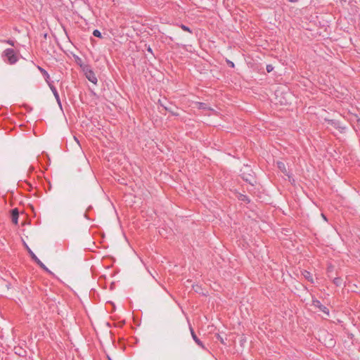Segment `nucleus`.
I'll use <instances>...</instances> for the list:
<instances>
[{"label":"nucleus","mask_w":360,"mask_h":360,"mask_svg":"<svg viewBox=\"0 0 360 360\" xmlns=\"http://www.w3.org/2000/svg\"><path fill=\"white\" fill-rule=\"evenodd\" d=\"M241 174L240 176L242 179L248 182L250 184L253 185L255 182V177L254 175V172L250 167L248 165H245L240 170Z\"/></svg>","instance_id":"f257e3e1"},{"label":"nucleus","mask_w":360,"mask_h":360,"mask_svg":"<svg viewBox=\"0 0 360 360\" xmlns=\"http://www.w3.org/2000/svg\"><path fill=\"white\" fill-rule=\"evenodd\" d=\"M79 65L89 81L96 84L98 82L97 77L89 65L81 64Z\"/></svg>","instance_id":"f03ea898"},{"label":"nucleus","mask_w":360,"mask_h":360,"mask_svg":"<svg viewBox=\"0 0 360 360\" xmlns=\"http://www.w3.org/2000/svg\"><path fill=\"white\" fill-rule=\"evenodd\" d=\"M4 60H6L10 64H14L18 60L15 51L13 49H6L3 53Z\"/></svg>","instance_id":"7ed1b4c3"},{"label":"nucleus","mask_w":360,"mask_h":360,"mask_svg":"<svg viewBox=\"0 0 360 360\" xmlns=\"http://www.w3.org/2000/svg\"><path fill=\"white\" fill-rule=\"evenodd\" d=\"M276 165L280 171L286 175L288 178V181L292 184H293L295 183V179L292 177L290 172L288 171L285 164L281 161H277Z\"/></svg>","instance_id":"20e7f679"},{"label":"nucleus","mask_w":360,"mask_h":360,"mask_svg":"<svg viewBox=\"0 0 360 360\" xmlns=\"http://www.w3.org/2000/svg\"><path fill=\"white\" fill-rule=\"evenodd\" d=\"M312 304L316 308H319L320 311H323L326 315H329V309L325 307L324 305L321 304L319 300H313Z\"/></svg>","instance_id":"39448f33"},{"label":"nucleus","mask_w":360,"mask_h":360,"mask_svg":"<svg viewBox=\"0 0 360 360\" xmlns=\"http://www.w3.org/2000/svg\"><path fill=\"white\" fill-rule=\"evenodd\" d=\"M190 330H191V335H192V338L193 339V340L195 342V343L200 346V347H202V349H205V346L203 345V343L202 342V341H200V340L197 337V335H195L193 328L190 326Z\"/></svg>","instance_id":"423d86ee"},{"label":"nucleus","mask_w":360,"mask_h":360,"mask_svg":"<svg viewBox=\"0 0 360 360\" xmlns=\"http://www.w3.org/2000/svg\"><path fill=\"white\" fill-rule=\"evenodd\" d=\"M18 217L19 212L17 208L13 209L11 210V221L15 224L17 225L18 222Z\"/></svg>","instance_id":"0eeeda50"},{"label":"nucleus","mask_w":360,"mask_h":360,"mask_svg":"<svg viewBox=\"0 0 360 360\" xmlns=\"http://www.w3.org/2000/svg\"><path fill=\"white\" fill-rule=\"evenodd\" d=\"M49 86L50 87L51 91L53 92V94L57 101V103L61 107L60 99L59 94L57 91L56 88L52 84V83H49Z\"/></svg>","instance_id":"6e6552de"},{"label":"nucleus","mask_w":360,"mask_h":360,"mask_svg":"<svg viewBox=\"0 0 360 360\" xmlns=\"http://www.w3.org/2000/svg\"><path fill=\"white\" fill-rule=\"evenodd\" d=\"M302 274L310 283H314L312 275L309 271L304 270L302 272Z\"/></svg>","instance_id":"1a4fd4ad"},{"label":"nucleus","mask_w":360,"mask_h":360,"mask_svg":"<svg viewBox=\"0 0 360 360\" xmlns=\"http://www.w3.org/2000/svg\"><path fill=\"white\" fill-rule=\"evenodd\" d=\"M38 69L39 70V71L41 72V74L44 75V78H45V80L46 82L49 84V83H51L49 82V79H50V77H49V73L42 68L38 66Z\"/></svg>","instance_id":"9d476101"},{"label":"nucleus","mask_w":360,"mask_h":360,"mask_svg":"<svg viewBox=\"0 0 360 360\" xmlns=\"http://www.w3.org/2000/svg\"><path fill=\"white\" fill-rule=\"evenodd\" d=\"M24 248H25L27 249V250L28 251V252L30 253L31 257L32 259L34 260V262H36L37 260H39L38 257L34 254V252L30 250V248L27 246V245L25 243V242L24 241Z\"/></svg>","instance_id":"9b49d317"},{"label":"nucleus","mask_w":360,"mask_h":360,"mask_svg":"<svg viewBox=\"0 0 360 360\" xmlns=\"http://www.w3.org/2000/svg\"><path fill=\"white\" fill-rule=\"evenodd\" d=\"M164 108L165 109V110L169 112L172 115L174 116H179V114L178 113L177 111H175L173 108H172L171 106H165L164 107Z\"/></svg>","instance_id":"f8f14e48"},{"label":"nucleus","mask_w":360,"mask_h":360,"mask_svg":"<svg viewBox=\"0 0 360 360\" xmlns=\"http://www.w3.org/2000/svg\"><path fill=\"white\" fill-rule=\"evenodd\" d=\"M196 105L198 109H202V110H206V109L210 110V108L207 107V104L205 103L197 102Z\"/></svg>","instance_id":"ddd939ff"},{"label":"nucleus","mask_w":360,"mask_h":360,"mask_svg":"<svg viewBox=\"0 0 360 360\" xmlns=\"http://www.w3.org/2000/svg\"><path fill=\"white\" fill-rule=\"evenodd\" d=\"M36 263L44 270L46 271L51 273V271L48 269V268L39 259L36 262Z\"/></svg>","instance_id":"4468645a"},{"label":"nucleus","mask_w":360,"mask_h":360,"mask_svg":"<svg viewBox=\"0 0 360 360\" xmlns=\"http://www.w3.org/2000/svg\"><path fill=\"white\" fill-rule=\"evenodd\" d=\"M333 282L335 285L339 286L342 283V278L340 277H336L333 279Z\"/></svg>","instance_id":"2eb2a0df"},{"label":"nucleus","mask_w":360,"mask_h":360,"mask_svg":"<svg viewBox=\"0 0 360 360\" xmlns=\"http://www.w3.org/2000/svg\"><path fill=\"white\" fill-rule=\"evenodd\" d=\"M93 35H94V37H99V38H101V37H102V35H101V32H100L99 30H94V32H93Z\"/></svg>","instance_id":"dca6fc26"},{"label":"nucleus","mask_w":360,"mask_h":360,"mask_svg":"<svg viewBox=\"0 0 360 360\" xmlns=\"http://www.w3.org/2000/svg\"><path fill=\"white\" fill-rule=\"evenodd\" d=\"M31 188L32 186L30 185V184L27 182L26 181H24V190L27 189L30 191Z\"/></svg>","instance_id":"f3484780"},{"label":"nucleus","mask_w":360,"mask_h":360,"mask_svg":"<svg viewBox=\"0 0 360 360\" xmlns=\"http://www.w3.org/2000/svg\"><path fill=\"white\" fill-rule=\"evenodd\" d=\"M266 69L268 72H271L274 70V67L272 65H267Z\"/></svg>","instance_id":"a211bd4d"},{"label":"nucleus","mask_w":360,"mask_h":360,"mask_svg":"<svg viewBox=\"0 0 360 360\" xmlns=\"http://www.w3.org/2000/svg\"><path fill=\"white\" fill-rule=\"evenodd\" d=\"M181 28L184 30V31H187V32H191V30L189 29V27H188L187 26L184 25H181Z\"/></svg>","instance_id":"6ab92c4d"},{"label":"nucleus","mask_w":360,"mask_h":360,"mask_svg":"<svg viewBox=\"0 0 360 360\" xmlns=\"http://www.w3.org/2000/svg\"><path fill=\"white\" fill-rule=\"evenodd\" d=\"M333 269H334L333 266H332V265L328 266V269H327L328 273L329 274V273L332 272L333 271Z\"/></svg>","instance_id":"aec40b11"},{"label":"nucleus","mask_w":360,"mask_h":360,"mask_svg":"<svg viewBox=\"0 0 360 360\" xmlns=\"http://www.w3.org/2000/svg\"><path fill=\"white\" fill-rule=\"evenodd\" d=\"M226 63L229 67L234 68V63L232 61L227 60Z\"/></svg>","instance_id":"412c9836"},{"label":"nucleus","mask_w":360,"mask_h":360,"mask_svg":"<svg viewBox=\"0 0 360 360\" xmlns=\"http://www.w3.org/2000/svg\"><path fill=\"white\" fill-rule=\"evenodd\" d=\"M356 127L358 128V129L360 131V118H358L356 120Z\"/></svg>","instance_id":"4be33fe9"},{"label":"nucleus","mask_w":360,"mask_h":360,"mask_svg":"<svg viewBox=\"0 0 360 360\" xmlns=\"http://www.w3.org/2000/svg\"><path fill=\"white\" fill-rule=\"evenodd\" d=\"M218 339L220 340V342H221V343H223V344L224 343L223 338H221L219 335H218Z\"/></svg>","instance_id":"5701e85b"},{"label":"nucleus","mask_w":360,"mask_h":360,"mask_svg":"<svg viewBox=\"0 0 360 360\" xmlns=\"http://www.w3.org/2000/svg\"><path fill=\"white\" fill-rule=\"evenodd\" d=\"M247 199V197L245 195H243V197L241 198V200H245Z\"/></svg>","instance_id":"b1692460"},{"label":"nucleus","mask_w":360,"mask_h":360,"mask_svg":"<svg viewBox=\"0 0 360 360\" xmlns=\"http://www.w3.org/2000/svg\"><path fill=\"white\" fill-rule=\"evenodd\" d=\"M8 43L9 44L12 45V46H13V44H13V42L12 41H11V40H8Z\"/></svg>","instance_id":"393cba45"},{"label":"nucleus","mask_w":360,"mask_h":360,"mask_svg":"<svg viewBox=\"0 0 360 360\" xmlns=\"http://www.w3.org/2000/svg\"><path fill=\"white\" fill-rule=\"evenodd\" d=\"M147 51H148V52L152 53V49H151V48H150V46H148V48L147 49Z\"/></svg>","instance_id":"a878e982"},{"label":"nucleus","mask_w":360,"mask_h":360,"mask_svg":"<svg viewBox=\"0 0 360 360\" xmlns=\"http://www.w3.org/2000/svg\"><path fill=\"white\" fill-rule=\"evenodd\" d=\"M290 2H297L298 0H288Z\"/></svg>","instance_id":"bb28decb"},{"label":"nucleus","mask_w":360,"mask_h":360,"mask_svg":"<svg viewBox=\"0 0 360 360\" xmlns=\"http://www.w3.org/2000/svg\"><path fill=\"white\" fill-rule=\"evenodd\" d=\"M322 217H323V219H324L325 220H327L326 217H325V215L323 214H322Z\"/></svg>","instance_id":"cd10ccee"},{"label":"nucleus","mask_w":360,"mask_h":360,"mask_svg":"<svg viewBox=\"0 0 360 360\" xmlns=\"http://www.w3.org/2000/svg\"><path fill=\"white\" fill-rule=\"evenodd\" d=\"M15 354L20 355V354L19 353V351H15Z\"/></svg>","instance_id":"c85d7f7f"},{"label":"nucleus","mask_w":360,"mask_h":360,"mask_svg":"<svg viewBox=\"0 0 360 360\" xmlns=\"http://www.w3.org/2000/svg\"><path fill=\"white\" fill-rule=\"evenodd\" d=\"M15 354L20 355V354L19 353V351H15Z\"/></svg>","instance_id":"c756f323"},{"label":"nucleus","mask_w":360,"mask_h":360,"mask_svg":"<svg viewBox=\"0 0 360 360\" xmlns=\"http://www.w3.org/2000/svg\"><path fill=\"white\" fill-rule=\"evenodd\" d=\"M29 207H30L31 210H33V207L30 205H29Z\"/></svg>","instance_id":"7c9ffc66"},{"label":"nucleus","mask_w":360,"mask_h":360,"mask_svg":"<svg viewBox=\"0 0 360 360\" xmlns=\"http://www.w3.org/2000/svg\"><path fill=\"white\" fill-rule=\"evenodd\" d=\"M23 108L27 109V106L25 104H24Z\"/></svg>","instance_id":"2f4dec72"},{"label":"nucleus","mask_w":360,"mask_h":360,"mask_svg":"<svg viewBox=\"0 0 360 360\" xmlns=\"http://www.w3.org/2000/svg\"><path fill=\"white\" fill-rule=\"evenodd\" d=\"M108 358V360H112L109 356Z\"/></svg>","instance_id":"473e14b6"}]
</instances>
